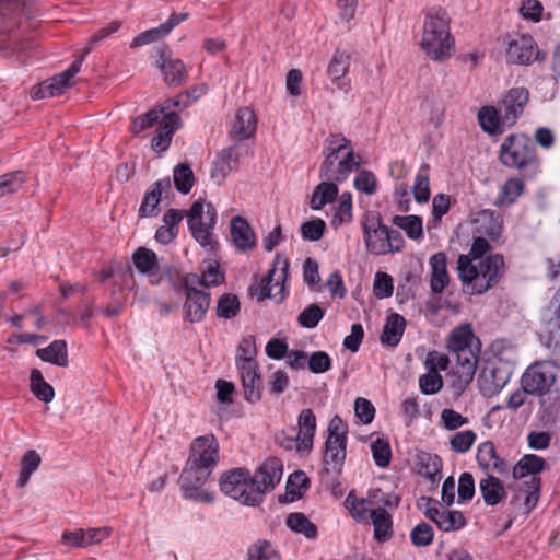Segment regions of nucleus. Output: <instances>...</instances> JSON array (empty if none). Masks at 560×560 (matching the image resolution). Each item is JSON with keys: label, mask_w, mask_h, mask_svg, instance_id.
<instances>
[{"label": "nucleus", "mask_w": 560, "mask_h": 560, "mask_svg": "<svg viewBox=\"0 0 560 560\" xmlns=\"http://www.w3.org/2000/svg\"><path fill=\"white\" fill-rule=\"evenodd\" d=\"M185 281L192 285H202L206 288L217 287L224 281V273L220 270V265L215 260L205 261L201 266V275H188Z\"/></svg>", "instance_id": "30"}, {"label": "nucleus", "mask_w": 560, "mask_h": 560, "mask_svg": "<svg viewBox=\"0 0 560 560\" xmlns=\"http://www.w3.org/2000/svg\"><path fill=\"white\" fill-rule=\"evenodd\" d=\"M478 122L481 129L488 135L502 133L506 127H503V114L500 108L491 105L482 106L477 114Z\"/></svg>", "instance_id": "33"}, {"label": "nucleus", "mask_w": 560, "mask_h": 560, "mask_svg": "<svg viewBox=\"0 0 560 560\" xmlns=\"http://www.w3.org/2000/svg\"><path fill=\"white\" fill-rule=\"evenodd\" d=\"M556 363L553 361L535 362L527 368L521 378L525 392L532 395H545L556 382Z\"/></svg>", "instance_id": "14"}, {"label": "nucleus", "mask_w": 560, "mask_h": 560, "mask_svg": "<svg viewBox=\"0 0 560 560\" xmlns=\"http://www.w3.org/2000/svg\"><path fill=\"white\" fill-rule=\"evenodd\" d=\"M491 245L483 236H477L474 238L471 247L467 254H460L459 256H466L471 262L477 260H483L488 255L491 254Z\"/></svg>", "instance_id": "58"}, {"label": "nucleus", "mask_w": 560, "mask_h": 560, "mask_svg": "<svg viewBox=\"0 0 560 560\" xmlns=\"http://www.w3.org/2000/svg\"><path fill=\"white\" fill-rule=\"evenodd\" d=\"M443 387V378L440 373L429 371L419 377V388L424 395L439 393Z\"/></svg>", "instance_id": "57"}, {"label": "nucleus", "mask_w": 560, "mask_h": 560, "mask_svg": "<svg viewBox=\"0 0 560 560\" xmlns=\"http://www.w3.org/2000/svg\"><path fill=\"white\" fill-rule=\"evenodd\" d=\"M32 394L44 402H50L55 397L54 387L47 383L38 369H33L30 375Z\"/></svg>", "instance_id": "41"}, {"label": "nucleus", "mask_w": 560, "mask_h": 560, "mask_svg": "<svg viewBox=\"0 0 560 560\" xmlns=\"http://www.w3.org/2000/svg\"><path fill=\"white\" fill-rule=\"evenodd\" d=\"M167 28H165L164 23L159 25L158 27H153L150 30H147L140 34H138L136 37H133L130 47L137 48L144 45H149L151 43H155L162 38H164L166 35H168Z\"/></svg>", "instance_id": "51"}, {"label": "nucleus", "mask_w": 560, "mask_h": 560, "mask_svg": "<svg viewBox=\"0 0 560 560\" xmlns=\"http://www.w3.org/2000/svg\"><path fill=\"white\" fill-rule=\"evenodd\" d=\"M220 460V444L213 433L195 438L185 464L214 470Z\"/></svg>", "instance_id": "13"}, {"label": "nucleus", "mask_w": 560, "mask_h": 560, "mask_svg": "<svg viewBox=\"0 0 560 560\" xmlns=\"http://www.w3.org/2000/svg\"><path fill=\"white\" fill-rule=\"evenodd\" d=\"M539 51L530 35H517L508 43L506 59L515 65H529L538 59Z\"/></svg>", "instance_id": "21"}, {"label": "nucleus", "mask_w": 560, "mask_h": 560, "mask_svg": "<svg viewBox=\"0 0 560 560\" xmlns=\"http://www.w3.org/2000/svg\"><path fill=\"white\" fill-rule=\"evenodd\" d=\"M431 267L430 288L433 293L440 294L450 283L447 272V257L445 253L439 252L430 257Z\"/></svg>", "instance_id": "29"}, {"label": "nucleus", "mask_w": 560, "mask_h": 560, "mask_svg": "<svg viewBox=\"0 0 560 560\" xmlns=\"http://www.w3.org/2000/svg\"><path fill=\"white\" fill-rule=\"evenodd\" d=\"M524 183L518 178H511L502 187V203L512 205L522 195Z\"/></svg>", "instance_id": "62"}, {"label": "nucleus", "mask_w": 560, "mask_h": 560, "mask_svg": "<svg viewBox=\"0 0 560 560\" xmlns=\"http://www.w3.org/2000/svg\"><path fill=\"white\" fill-rule=\"evenodd\" d=\"M173 178L176 189L182 194H188L194 186V173L188 164L182 163L175 166Z\"/></svg>", "instance_id": "49"}, {"label": "nucleus", "mask_w": 560, "mask_h": 560, "mask_svg": "<svg viewBox=\"0 0 560 560\" xmlns=\"http://www.w3.org/2000/svg\"><path fill=\"white\" fill-rule=\"evenodd\" d=\"M185 302L183 305V319L188 323H200L210 307L211 294L199 290L190 282L185 281Z\"/></svg>", "instance_id": "16"}, {"label": "nucleus", "mask_w": 560, "mask_h": 560, "mask_svg": "<svg viewBox=\"0 0 560 560\" xmlns=\"http://www.w3.org/2000/svg\"><path fill=\"white\" fill-rule=\"evenodd\" d=\"M338 182L331 179H323L313 190L310 206L313 210H320L327 203L332 202L338 196Z\"/></svg>", "instance_id": "34"}, {"label": "nucleus", "mask_w": 560, "mask_h": 560, "mask_svg": "<svg viewBox=\"0 0 560 560\" xmlns=\"http://www.w3.org/2000/svg\"><path fill=\"white\" fill-rule=\"evenodd\" d=\"M325 315L324 310L317 304H310L298 316V323L304 328H315Z\"/></svg>", "instance_id": "52"}, {"label": "nucleus", "mask_w": 560, "mask_h": 560, "mask_svg": "<svg viewBox=\"0 0 560 560\" xmlns=\"http://www.w3.org/2000/svg\"><path fill=\"white\" fill-rule=\"evenodd\" d=\"M456 270L463 288L470 294L481 295L501 281L505 260L502 254L488 255L486 259L474 262L466 256H458Z\"/></svg>", "instance_id": "4"}, {"label": "nucleus", "mask_w": 560, "mask_h": 560, "mask_svg": "<svg viewBox=\"0 0 560 560\" xmlns=\"http://www.w3.org/2000/svg\"><path fill=\"white\" fill-rule=\"evenodd\" d=\"M25 182L23 172H13L0 176V197L19 190Z\"/></svg>", "instance_id": "60"}, {"label": "nucleus", "mask_w": 560, "mask_h": 560, "mask_svg": "<svg viewBox=\"0 0 560 560\" xmlns=\"http://www.w3.org/2000/svg\"><path fill=\"white\" fill-rule=\"evenodd\" d=\"M108 32L105 27L98 30L88 42L81 57L77 58L66 70L59 74L45 80L38 86L32 90L33 98H46L60 95L65 90L73 84V78L80 72L84 58L90 54L94 46L101 40L107 38Z\"/></svg>", "instance_id": "7"}, {"label": "nucleus", "mask_w": 560, "mask_h": 560, "mask_svg": "<svg viewBox=\"0 0 560 560\" xmlns=\"http://www.w3.org/2000/svg\"><path fill=\"white\" fill-rule=\"evenodd\" d=\"M350 55L345 50L337 49L328 65V74L331 81L341 90H348L349 83L342 78L347 74L350 67Z\"/></svg>", "instance_id": "32"}, {"label": "nucleus", "mask_w": 560, "mask_h": 560, "mask_svg": "<svg viewBox=\"0 0 560 560\" xmlns=\"http://www.w3.org/2000/svg\"><path fill=\"white\" fill-rule=\"evenodd\" d=\"M132 260L140 273L153 276L159 270L158 256L149 248H138L132 255Z\"/></svg>", "instance_id": "39"}, {"label": "nucleus", "mask_w": 560, "mask_h": 560, "mask_svg": "<svg viewBox=\"0 0 560 560\" xmlns=\"http://www.w3.org/2000/svg\"><path fill=\"white\" fill-rule=\"evenodd\" d=\"M477 440V434L472 430H465L455 433L451 440L450 445L455 453L468 452Z\"/></svg>", "instance_id": "56"}, {"label": "nucleus", "mask_w": 560, "mask_h": 560, "mask_svg": "<svg viewBox=\"0 0 560 560\" xmlns=\"http://www.w3.org/2000/svg\"><path fill=\"white\" fill-rule=\"evenodd\" d=\"M289 267L288 258L280 253L276 254L272 268L255 288L254 294L257 295L259 301L270 298L281 302L284 299V282L289 276Z\"/></svg>", "instance_id": "12"}, {"label": "nucleus", "mask_w": 560, "mask_h": 560, "mask_svg": "<svg viewBox=\"0 0 560 560\" xmlns=\"http://www.w3.org/2000/svg\"><path fill=\"white\" fill-rule=\"evenodd\" d=\"M500 160L503 165L513 168L538 164L535 148L525 135L506 137L500 148Z\"/></svg>", "instance_id": "10"}, {"label": "nucleus", "mask_w": 560, "mask_h": 560, "mask_svg": "<svg viewBox=\"0 0 560 560\" xmlns=\"http://www.w3.org/2000/svg\"><path fill=\"white\" fill-rule=\"evenodd\" d=\"M371 452L375 464L385 468L389 465L392 459V448L389 443L384 439H376L371 444Z\"/></svg>", "instance_id": "53"}, {"label": "nucleus", "mask_w": 560, "mask_h": 560, "mask_svg": "<svg viewBox=\"0 0 560 560\" xmlns=\"http://www.w3.org/2000/svg\"><path fill=\"white\" fill-rule=\"evenodd\" d=\"M256 340L253 335L242 338L236 350V366L241 375L244 396L249 402H256L261 397V381L258 374Z\"/></svg>", "instance_id": "6"}, {"label": "nucleus", "mask_w": 560, "mask_h": 560, "mask_svg": "<svg viewBox=\"0 0 560 560\" xmlns=\"http://www.w3.org/2000/svg\"><path fill=\"white\" fill-rule=\"evenodd\" d=\"M324 161L319 166V178L343 183L363 163L360 154L342 133H330L324 141Z\"/></svg>", "instance_id": "3"}, {"label": "nucleus", "mask_w": 560, "mask_h": 560, "mask_svg": "<svg viewBox=\"0 0 560 560\" xmlns=\"http://www.w3.org/2000/svg\"><path fill=\"white\" fill-rule=\"evenodd\" d=\"M243 151L241 145L235 144L217 154L211 168V177L218 184H221L231 172L238 170Z\"/></svg>", "instance_id": "23"}, {"label": "nucleus", "mask_w": 560, "mask_h": 560, "mask_svg": "<svg viewBox=\"0 0 560 560\" xmlns=\"http://www.w3.org/2000/svg\"><path fill=\"white\" fill-rule=\"evenodd\" d=\"M393 223L404 230L411 240H419L423 236L422 220L418 215H395Z\"/></svg>", "instance_id": "46"}, {"label": "nucleus", "mask_w": 560, "mask_h": 560, "mask_svg": "<svg viewBox=\"0 0 560 560\" xmlns=\"http://www.w3.org/2000/svg\"><path fill=\"white\" fill-rule=\"evenodd\" d=\"M366 250L373 255H386L387 226L382 223L381 215L368 211L361 221Z\"/></svg>", "instance_id": "15"}, {"label": "nucleus", "mask_w": 560, "mask_h": 560, "mask_svg": "<svg viewBox=\"0 0 560 560\" xmlns=\"http://www.w3.org/2000/svg\"><path fill=\"white\" fill-rule=\"evenodd\" d=\"M433 528L427 523H420L410 533L411 542L417 547H425L433 541Z\"/></svg>", "instance_id": "61"}, {"label": "nucleus", "mask_w": 560, "mask_h": 560, "mask_svg": "<svg viewBox=\"0 0 560 560\" xmlns=\"http://www.w3.org/2000/svg\"><path fill=\"white\" fill-rule=\"evenodd\" d=\"M348 425L338 416H334L327 428V436L324 445L323 468L320 479L326 487L339 486V477L342 474L347 457Z\"/></svg>", "instance_id": "5"}, {"label": "nucleus", "mask_w": 560, "mask_h": 560, "mask_svg": "<svg viewBox=\"0 0 560 560\" xmlns=\"http://www.w3.org/2000/svg\"><path fill=\"white\" fill-rule=\"evenodd\" d=\"M220 490L228 497L248 506L261 503V492L255 488L253 476L246 468H233L221 475Z\"/></svg>", "instance_id": "8"}, {"label": "nucleus", "mask_w": 560, "mask_h": 560, "mask_svg": "<svg viewBox=\"0 0 560 560\" xmlns=\"http://www.w3.org/2000/svg\"><path fill=\"white\" fill-rule=\"evenodd\" d=\"M405 328V318L397 313H393L387 317L386 324L381 335V342L389 347H396L401 340Z\"/></svg>", "instance_id": "36"}, {"label": "nucleus", "mask_w": 560, "mask_h": 560, "mask_svg": "<svg viewBox=\"0 0 560 560\" xmlns=\"http://www.w3.org/2000/svg\"><path fill=\"white\" fill-rule=\"evenodd\" d=\"M256 128L257 121L254 112L248 107H243L236 112L231 133L240 140L248 139L254 136Z\"/></svg>", "instance_id": "31"}, {"label": "nucleus", "mask_w": 560, "mask_h": 560, "mask_svg": "<svg viewBox=\"0 0 560 560\" xmlns=\"http://www.w3.org/2000/svg\"><path fill=\"white\" fill-rule=\"evenodd\" d=\"M307 366L312 373H325L331 369V359L325 351H315L307 359Z\"/></svg>", "instance_id": "63"}, {"label": "nucleus", "mask_w": 560, "mask_h": 560, "mask_svg": "<svg viewBox=\"0 0 560 560\" xmlns=\"http://www.w3.org/2000/svg\"><path fill=\"white\" fill-rule=\"evenodd\" d=\"M40 462L42 458L39 454L34 450H30L23 455L20 464V476L18 479V486L20 488H24L27 485L32 474L38 469Z\"/></svg>", "instance_id": "43"}, {"label": "nucleus", "mask_w": 560, "mask_h": 560, "mask_svg": "<svg viewBox=\"0 0 560 560\" xmlns=\"http://www.w3.org/2000/svg\"><path fill=\"white\" fill-rule=\"evenodd\" d=\"M155 66L161 70L164 81L167 85H180L186 78V67L184 62L172 56L167 47L158 50Z\"/></svg>", "instance_id": "22"}, {"label": "nucleus", "mask_w": 560, "mask_h": 560, "mask_svg": "<svg viewBox=\"0 0 560 560\" xmlns=\"http://www.w3.org/2000/svg\"><path fill=\"white\" fill-rule=\"evenodd\" d=\"M479 487L487 505H497L505 497L503 483L491 474H487V476L480 480Z\"/></svg>", "instance_id": "37"}, {"label": "nucleus", "mask_w": 560, "mask_h": 560, "mask_svg": "<svg viewBox=\"0 0 560 560\" xmlns=\"http://www.w3.org/2000/svg\"><path fill=\"white\" fill-rule=\"evenodd\" d=\"M529 102V91L526 88H512L500 102V113L503 114V127H513L523 115Z\"/></svg>", "instance_id": "18"}, {"label": "nucleus", "mask_w": 560, "mask_h": 560, "mask_svg": "<svg viewBox=\"0 0 560 560\" xmlns=\"http://www.w3.org/2000/svg\"><path fill=\"white\" fill-rule=\"evenodd\" d=\"M370 521L374 526V537L378 541H386L393 535V521L384 508L373 509Z\"/></svg>", "instance_id": "38"}, {"label": "nucleus", "mask_w": 560, "mask_h": 560, "mask_svg": "<svg viewBox=\"0 0 560 560\" xmlns=\"http://www.w3.org/2000/svg\"><path fill=\"white\" fill-rule=\"evenodd\" d=\"M248 560H281L270 542L262 540L248 548Z\"/></svg>", "instance_id": "55"}, {"label": "nucleus", "mask_w": 560, "mask_h": 560, "mask_svg": "<svg viewBox=\"0 0 560 560\" xmlns=\"http://www.w3.org/2000/svg\"><path fill=\"white\" fill-rule=\"evenodd\" d=\"M377 184L375 174L369 170H361L353 180L354 188L369 196L376 192Z\"/></svg>", "instance_id": "54"}, {"label": "nucleus", "mask_w": 560, "mask_h": 560, "mask_svg": "<svg viewBox=\"0 0 560 560\" xmlns=\"http://www.w3.org/2000/svg\"><path fill=\"white\" fill-rule=\"evenodd\" d=\"M167 112H170V106H155L153 109L133 119L131 131L138 135L153 127L155 124L160 125L162 117L164 114H167Z\"/></svg>", "instance_id": "40"}, {"label": "nucleus", "mask_w": 560, "mask_h": 560, "mask_svg": "<svg viewBox=\"0 0 560 560\" xmlns=\"http://www.w3.org/2000/svg\"><path fill=\"white\" fill-rule=\"evenodd\" d=\"M182 126L180 117L175 112H167L162 117L156 135L152 138L151 148L156 152L168 149L176 130Z\"/></svg>", "instance_id": "25"}, {"label": "nucleus", "mask_w": 560, "mask_h": 560, "mask_svg": "<svg viewBox=\"0 0 560 560\" xmlns=\"http://www.w3.org/2000/svg\"><path fill=\"white\" fill-rule=\"evenodd\" d=\"M299 433L295 439H290L287 448L294 444L299 453H310L313 448L314 436L316 433V416L311 408L302 409L298 417Z\"/></svg>", "instance_id": "19"}, {"label": "nucleus", "mask_w": 560, "mask_h": 560, "mask_svg": "<svg viewBox=\"0 0 560 560\" xmlns=\"http://www.w3.org/2000/svg\"><path fill=\"white\" fill-rule=\"evenodd\" d=\"M476 459L478 465L489 474L495 471L505 474L509 470L508 463L497 454L494 444L491 441L481 443L477 448Z\"/></svg>", "instance_id": "27"}, {"label": "nucleus", "mask_w": 560, "mask_h": 560, "mask_svg": "<svg viewBox=\"0 0 560 560\" xmlns=\"http://www.w3.org/2000/svg\"><path fill=\"white\" fill-rule=\"evenodd\" d=\"M231 238L240 252H247L256 245V235L252 226L241 215L234 217L231 221Z\"/></svg>", "instance_id": "28"}, {"label": "nucleus", "mask_w": 560, "mask_h": 560, "mask_svg": "<svg viewBox=\"0 0 560 560\" xmlns=\"http://www.w3.org/2000/svg\"><path fill=\"white\" fill-rule=\"evenodd\" d=\"M352 220V196L350 192L341 194L335 214L331 219V225L338 228Z\"/></svg>", "instance_id": "50"}, {"label": "nucleus", "mask_w": 560, "mask_h": 560, "mask_svg": "<svg viewBox=\"0 0 560 560\" xmlns=\"http://www.w3.org/2000/svg\"><path fill=\"white\" fill-rule=\"evenodd\" d=\"M369 500L357 499L351 491L346 498L345 504L349 510L351 516L359 523L368 524L371 517L372 509L368 508Z\"/></svg>", "instance_id": "48"}, {"label": "nucleus", "mask_w": 560, "mask_h": 560, "mask_svg": "<svg viewBox=\"0 0 560 560\" xmlns=\"http://www.w3.org/2000/svg\"><path fill=\"white\" fill-rule=\"evenodd\" d=\"M171 191L172 184L170 177L153 183L143 196L139 208V217L151 218L158 215L160 212L159 205L163 196L166 198Z\"/></svg>", "instance_id": "24"}, {"label": "nucleus", "mask_w": 560, "mask_h": 560, "mask_svg": "<svg viewBox=\"0 0 560 560\" xmlns=\"http://www.w3.org/2000/svg\"><path fill=\"white\" fill-rule=\"evenodd\" d=\"M241 303L238 298L232 293L222 294L217 302L215 315L219 318L232 319L240 313Z\"/></svg>", "instance_id": "45"}, {"label": "nucleus", "mask_w": 560, "mask_h": 560, "mask_svg": "<svg viewBox=\"0 0 560 560\" xmlns=\"http://www.w3.org/2000/svg\"><path fill=\"white\" fill-rule=\"evenodd\" d=\"M283 472L282 462L277 457L267 458L253 476L255 488L261 492V502L266 492H270L281 481Z\"/></svg>", "instance_id": "20"}, {"label": "nucleus", "mask_w": 560, "mask_h": 560, "mask_svg": "<svg viewBox=\"0 0 560 560\" xmlns=\"http://www.w3.org/2000/svg\"><path fill=\"white\" fill-rule=\"evenodd\" d=\"M394 291L393 278L386 273L378 271L375 275L373 293L377 299L392 296Z\"/></svg>", "instance_id": "59"}, {"label": "nucleus", "mask_w": 560, "mask_h": 560, "mask_svg": "<svg viewBox=\"0 0 560 560\" xmlns=\"http://www.w3.org/2000/svg\"><path fill=\"white\" fill-rule=\"evenodd\" d=\"M212 471L185 464L178 479L183 498L196 502L212 503L214 497L212 492L206 489Z\"/></svg>", "instance_id": "11"}, {"label": "nucleus", "mask_w": 560, "mask_h": 560, "mask_svg": "<svg viewBox=\"0 0 560 560\" xmlns=\"http://www.w3.org/2000/svg\"><path fill=\"white\" fill-rule=\"evenodd\" d=\"M423 513L427 518L432 521L443 532H456L466 525V518L462 512L440 506L436 500L430 498L427 499V506Z\"/></svg>", "instance_id": "17"}, {"label": "nucleus", "mask_w": 560, "mask_h": 560, "mask_svg": "<svg viewBox=\"0 0 560 560\" xmlns=\"http://www.w3.org/2000/svg\"><path fill=\"white\" fill-rule=\"evenodd\" d=\"M287 526L299 534H303L306 538H315L317 527L303 513H291L285 520Z\"/></svg>", "instance_id": "44"}, {"label": "nucleus", "mask_w": 560, "mask_h": 560, "mask_svg": "<svg viewBox=\"0 0 560 560\" xmlns=\"http://www.w3.org/2000/svg\"><path fill=\"white\" fill-rule=\"evenodd\" d=\"M326 229V223L322 219L306 221L301 226L303 238L315 242L322 238Z\"/></svg>", "instance_id": "64"}, {"label": "nucleus", "mask_w": 560, "mask_h": 560, "mask_svg": "<svg viewBox=\"0 0 560 560\" xmlns=\"http://www.w3.org/2000/svg\"><path fill=\"white\" fill-rule=\"evenodd\" d=\"M545 459L535 454L524 455L518 463L514 466V477H525L527 475H535L542 471L545 467Z\"/></svg>", "instance_id": "42"}, {"label": "nucleus", "mask_w": 560, "mask_h": 560, "mask_svg": "<svg viewBox=\"0 0 560 560\" xmlns=\"http://www.w3.org/2000/svg\"><path fill=\"white\" fill-rule=\"evenodd\" d=\"M192 237L208 250H214L213 229L217 223V210L211 202L195 201L186 213Z\"/></svg>", "instance_id": "9"}, {"label": "nucleus", "mask_w": 560, "mask_h": 560, "mask_svg": "<svg viewBox=\"0 0 560 560\" xmlns=\"http://www.w3.org/2000/svg\"><path fill=\"white\" fill-rule=\"evenodd\" d=\"M429 170L428 164H422L415 178L412 192L415 200L419 203L427 202L430 199Z\"/></svg>", "instance_id": "47"}, {"label": "nucleus", "mask_w": 560, "mask_h": 560, "mask_svg": "<svg viewBox=\"0 0 560 560\" xmlns=\"http://www.w3.org/2000/svg\"><path fill=\"white\" fill-rule=\"evenodd\" d=\"M36 355L44 362L66 368L69 364L67 342L54 340L48 347L36 350Z\"/></svg>", "instance_id": "35"}, {"label": "nucleus", "mask_w": 560, "mask_h": 560, "mask_svg": "<svg viewBox=\"0 0 560 560\" xmlns=\"http://www.w3.org/2000/svg\"><path fill=\"white\" fill-rule=\"evenodd\" d=\"M446 347L454 357L451 372V385L463 393L472 382L480 353V340L471 324L465 323L453 328L446 339Z\"/></svg>", "instance_id": "1"}, {"label": "nucleus", "mask_w": 560, "mask_h": 560, "mask_svg": "<svg viewBox=\"0 0 560 560\" xmlns=\"http://www.w3.org/2000/svg\"><path fill=\"white\" fill-rule=\"evenodd\" d=\"M474 231L479 236L486 235L491 240H498L502 234L503 219L494 210L485 209L475 213L472 219Z\"/></svg>", "instance_id": "26"}, {"label": "nucleus", "mask_w": 560, "mask_h": 560, "mask_svg": "<svg viewBox=\"0 0 560 560\" xmlns=\"http://www.w3.org/2000/svg\"><path fill=\"white\" fill-rule=\"evenodd\" d=\"M450 24L451 18L443 8L432 7L423 12L420 47L429 59L443 62L453 56L455 39Z\"/></svg>", "instance_id": "2"}]
</instances>
